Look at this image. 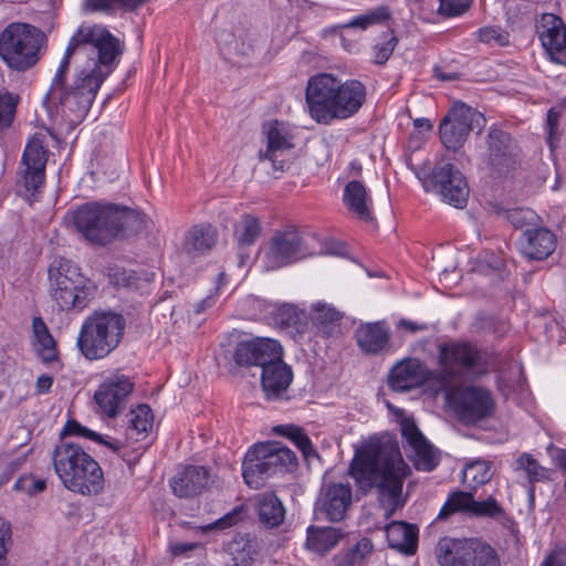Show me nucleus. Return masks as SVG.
<instances>
[{"mask_svg":"<svg viewBox=\"0 0 566 566\" xmlns=\"http://www.w3.org/2000/svg\"><path fill=\"white\" fill-rule=\"evenodd\" d=\"M32 332L35 350L43 360L53 361L57 357L55 342L49 332L46 324L41 317H34L32 321Z\"/></svg>","mask_w":566,"mask_h":566,"instance_id":"34","label":"nucleus"},{"mask_svg":"<svg viewBox=\"0 0 566 566\" xmlns=\"http://www.w3.org/2000/svg\"><path fill=\"white\" fill-rule=\"evenodd\" d=\"M389 15L390 13L386 7H378L353 18L352 20L344 24L332 27L331 30L333 32H336L339 29H359L361 31H365L373 25L386 21L389 18Z\"/></svg>","mask_w":566,"mask_h":566,"instance_id":"38","label":"nucleus"},{"mask_svg":"<svg viewBox=\"0 0 566 566\" xmlns=\"http://www.w3.org/2000/svg\"><path fill=\"white\" fill-rule=\"evenodd\" d=\"M373 549L374 545L369 538H360L348 553L349 563L356 564L363 560Z\"/></svg>","mask_w":566,"mask_h":566,"instance_id":"53","label":"nucleus"},{"mask_svg":"<svg viewBox=\"0 0 566 566\" xmlns=\"http://www.w3.org/2000/svg\"><path fill=\"white\" fill-rule=\"evenodd\" d=\"M217 242V230L210 224L192 227L185 239L184 250L196 256L209 251Z\"/></svg>","mask_w":566,"mask_h":566,"instance_id":"32","label":"nucleus"},{"mask_svg":"<svg viewBox=\"0 0 566 566\" xmlns=\"http://www.w3.org/2000/svg\"><path fill=\"white\" fill-rule=\"evenodd\" d=\"M240 520V512L237 510H233L230 513H227L222 517L216 520L212 523H209L207 525H202L199 527V530L202 533H207L213 530H226L234 524H237Z\"/></svg>","mask_w":566,"mask_h":566,"instance_id":"52","label":"nucleus"},{"mask_svg":"<svg viewBox=\"0 0 566 566\" xmlns=\"http://www.w3.org/2000/svg\"><path fill=\"white\" fill-rule=\"evenodd\" d=\"M197 547L196 543H174L170 545V552L175 556H185Z\"/></svg>","mask_w":566,"mask_h":566,"instance_id":"59","label":"nucleus"},{"mask_svg":"<svg viewBox=\"0 0 566 566\" xmlns=\"http://www.w3.org/2000/svg\"><path fill=\"white\" fill-rule=\"evenodd\" d=\"M356 339L364 353L375 355L388 346L389 332L379 322L366 323L356 331Z\"/></svg>","mask_w":566,"mask_h":566,"instance_id":"30","label":"nucleus"},{"mask_svg":"<svg viewBox=\"0 0 566 566\" xmlns=\"http://www.w3.org/2000/svg\"><path fill=\"white\" fill-rule=\"evenodd\" d=\"M469 8V2L460 0H441L439 13L446 17H458L464 13Z\"/></svg>","mask_w":566,"mask_h":566,"instance_id":"54","label":"nucleus"},{"mask_svg":"<svg viewBox=\"0 0 566 566\" xmlns=\"http://www.w3.org/2000/svg\"><path fill=\"white\" fill-rule=\"evenodd\" d=\"M208 481L209 471L205 467L187 465L170 480V486L175 495L190 497L201 493Z\"/></svg>","mask_w":566,"mask_h":566,"instance_id":"27","label":"nucleus"},{"mask_svg":"<svg viewBox=\"0 0 566 566\" xmlns=\"http://www.w3.org/2000/svg\"><path fill=\"white\" fill-rule=\"evenodd\" d=\"M410 472L398 446L378 439H370L356 448L348 470L358 491L368 493L377 489L379 495L386 497L387 517L403 505L402 486Z\"/></svg>","mask_w":566,"mask_h":566,"instance_id":"2","label":"nucleus"},{"mask_svg":"<svg viewBox=\"0 0 566 566\" xmlns=\"http://www.w3.org/2000/svg\"><path fill=\"white\" fill-rule=\"evenodd\" d=\"M436 557L440 566H501L496 551L476 539L441 538Z\"/></svg>","mask_w":566,"mask_h":566,"instance_id":"10","label":"nucleus"},{"mask_svg":"<svg viewBox=\"0 0 566 566\" xmlns=\"http://www.w3.org/2000/svg\"><path fill=\"white\" fill-rule=\"evenodd\" d=\"M285 510L282 502L273 493L265 494L259 501V516L270 527L279 526L284 520Z\"/></svg>","mask_w":566,"mask_h":566,"instance_id":"36","label":"nucleus"},{"mask_svg":"<svg viewBox=\"0 0 566 566\" xmlns=\"http://www.w3.org/2000/svg\"><path fill=\"white\" fill-rule=\"evenodd\" d=\"M296 465L295 453L280 442L258 443L248 450L242 462V476L251 489H260L274 474Z\"/></svg>","mask_w":566,"mask_h":566,"instance_id":"8","label":"nucleus"},{"mask_svg":"<svg viewBox=\"0 0 566 566\" xmlns=\"http://www.w3.org/2000/svg\"><path fill=\"white\" fill-rule=\"evenodd\" d=\"M147 1L148 0H119L118 6L126 10H136Z\"/></svg>","mask_w":566,"mask_h":566,"instance_id":"63","label":"nucleus"},{"mask_svg":"<svg viewBox=\"0 0 566 566\" xmlns=\"http://www.w3.org/2000/svg\"><path fill=\"white\" fill-rule=\"evenodd\" d=\"M72 220L85 239L99 245L137 232L143 226L142 214L136 209L107 201L80 206L72 212Z\"/></svg>","mask_w":566,"mask_h":566,"instance_id":"4","label":"nucleus"},{"mask_svg":"<svg viewBox=\"0 0 566 566\" xmlns=\"http://www.w3.org/2000/svg\"><path fill=\"white\" fill-rule=\"evenodd\" d=\"M556 235L545 227H532L522 232L517 249L520 253L535 261L546 260L555 251Z\"/></svg>","mask_w":566,"mask_h":566,"instance_id":"23","label":"nucleus"},{"mask_svg":"<svg viewBox=\"0 0 566 566\" xmlns=\"http://www.w3.org/2000/svg\"><path fill=\"white\" fill-rule=\"evenodd\" d=\"M212 305V298L211 297H207L202 301H200L199 303L196 304L195 306V312L197 314H200L202 313L207 307H210Z\"/></svg>","mask_w":566,"mask_h":566,"instance_id":"64","label":"nucleus"},{"mask_svg":"<svg viewBox=\"0 0 566 566\" xmlns=\"http://www.w3.org/2000/svg\"><path fill=\"white\" fill-rule=\"evenodd\" d=\"M53 384V378L48 375H41L36 380V389L41 394H45L50 390Z\"/></svg>","mask_w":566,"mask_h":566,"instance_id":"62","label":"nucleus"},{"mask_svg":"<svg viewBox=\"0 0 566 566\" xmlns=\"http://www.w3.org/2000/svg\"><path fill=\"white\" fill-rule=\"evenodd\" d=\"M453 408L463 422L476 423L493 413L495 400L483 387L465 386L453 392Z\"/></svg>","mask_w":566,"mask_h":566,"instance_id":"15","label":"nucleus"},{"mask_svg":"<svg viewBox=\"0 0 566 566\" xmlns=\"http://www.w3.org/2000/svg\"><path fill=\"white\" fill-rule=\"evenodd\" d=\"M18 96L11 93L0 94V129L9 127L13 120Z\"/></svg>","mask_w":566,"mask_h":566,"instance_id":"48","label":"nucleus"},{"mask_svg":"<svg viewBox=\"0 0 566 566\" xmlns=\"http://www.w3.org/2000/svg\"><path fill=\"white\" fill-rule=\"evenodd\" d=\"M400 424L415 468L424 472L432 471L439 463L438 450L426 439L412 419L403 418Z\"/></svg>","mask_w":566,"mask_h":566,"instance_id":"19","label":"nucleus"},{"mask_svg":"<svg viewBox=\"0 0 566 566\" xmlns=\"http://www.w3.org/2000/svg\"><path fill=\"white\" fill-rule=\"evenodd\" d=\"M270 315L273 324L280 328H295L301 332L305 325V314L292 304L274 305Z\"/></svg>","mask_w":566,"mask_h":566,"instance_id":"35","label":"nucleus"},{"mask_svg":"<svg viewBox=\"0 0 566 566\" xmlns=\"http://www.w3.org/2000/svg\"><path fill=\"white\" fill-rule=\"evenodd\" d=\"M342 537L343 533L339 528L312 525L307 527L306 547L317 554H325L333 549Z\"/></svg>","mask_w":566,"mask_h":566,"instance_id":"33","label":"nucleus"},{"mask_svg":"<svg viewBox=\"0 0 566 566\" xmlns=\"http://www.w3.org/2000/svg\"><path fill=\"white\" fill-rule=\"evenodd\" d=\"M440 378L447 385L472 380L488 370L484 354L472 343L450 339L438 347Z\"/></svg>","mask_w":566,"mask_h":566,"instance_id":"6","label":"nucleus"},{"mask_svg":"<svg viewBox=\"0 0 566 566\" xmlns=\"http://www.w3.org/2000/svg\"><path fill=\"white\" fill-rule=\"evenodd\" d=\"M125 319L112 311H94L88 315L80 329L76 346L78 352L88 360L107 357L119 345Z\"/></svg>","mask_w":566,"mask_h":566,"instance_id":"5","label":"nucleus"},{"mask_svg":"<svg viewBox=\"0 0 566 566\" xmlns=\"http://www.w3.org/2000/svg\"><path fill=\"white\" fill-rule=\"evenodd\" d=\"M497 213L504 217L515 228L534 226L538 219L536 212L530 208L501 209Z\"/></svg>","mask_w":566,"mask_h":566,"instance_id":"43","label":"nucleus"},{"mask_svg":"<svg viewBox=\"0 0 566 566\" xmlns=\"http://www.w3.org/2000/svg\"><path fill=\"white\" fill-rule=\"evenodd\" d=\"M366 88L357 80L342 83L332 74L312 76L306 85L308 114L318 124L329 125L355 115L365 103Z\"/></svg>","mask_w":566,"mask_h":566,"instance_id":"3","label":"nucleus"},{"mask_svg":"<svg viewBox=\"0 0 566 566\" xmlns=\"http://www.w3.org/2000/svg\"><path fill=\"white\" fill-rule=\"evenodd\" d=\"M517 462L518 465L526 471L530 481H543L548 479V470L539 465L531 454H521Z\"/></svg>","mask_w":566,"mask_h":566,"instance_id":"47","label":"nucleus"},{"mask_svg":"<svg viewBox=\"0 0 566 566\" xmlns=\"http://www.w3.org/2000/svg\"><path fill=\"white\" fill-rule=\"evenodd\" d=\"M134 390V381L126 375L115 371L104 378L94 394L99 411L115 418L126 409Z\"/></svg>","mask_w":566,"mask_h":566,"instance_id":"14","label":"nucleus"},{"mask_svg":"<svg viewBox=\"0 0 566 566\" xmlns=\"http://www.w3.org/2000/svg\"><path fill=\"white\" fill-rule=\"evenodd\" d=\"M492 464L485 460H474L462 471V482L471 488L485 484L492 478Z\"/></svg>","mask_w":566,"mask_h":566,"instance_id":"40","label":"nucleus"},{"mask_svg":"<svg viewBox=\"0 0 566 566\" xmlns=\"http://www.w3.org/2000/svg\"><path fill=\"white\" fill-rule=\"evenodd\" d=\"M9 539V532L0 530V566H7V541Z\"/></svg>","mask_w":566,"mask_h":566,"instance_id":"61","label":"nucleus"},{"mask_svg":"<svg viewBox=\"0 0 566 566\" xmlns=\"http://www.w3.org/2000/svg\"><path fill=\"white\" fill-rule=\"evenodd\" d=\"M293 444L303 453L305 459L316 457L317 453L314 450L311 439L305 433L304 429L300 430V433L292 440Z\"/></svg>","mask_w":566,"mask_h":566,"instance_id":"55","label":"nucleus"},{"mask_svg":"<svg viewBox=\"0 0 566 566\" xmlns=\"http://www.w3.org/2000/svg\"><path fill=\"white\" fill-rule=\"evenodd\" d=\"M61 483L73 493L98 495L105 486L104 472L98 462L90 457L88 461H85L77 471L65 476Z\"/></svg>","mask_w":566,"mask_h":566,"instance_id":"22","label":"nucleus"},{"mask_svg":"<svg viewBox=\"0 0 566 566\" xmlns=\"http://www.w3.org/2000/svg\"><path fill=\"white\" fill-rule=\"evenodd\" d=\"M347 209L363 221L373 220V200L365 186L357 180L349 181L343 193Z\"/></svg>","mask_w":566,"mask_h":566,"instance_id":"29","label":"nucleus"},{"mask_svg":"<svg viewBox=\"0 0 566 566\" xmlns=\"http://www.w3.org/2000/svg\"><path fill=\"white\" fill-rule=\"evenodd\" d=\"M218 44L221 50H227L229 53L237 55H249L253 50L250 44L245 45L243 42L240 43L239 40L230 33H222L218 38Z\"/></svg>","mask_w":566,"mask_h":566,"instance_id":"50","label":"nucleus"},{"mask_svg":"<svg viewBox=\"0 0 566 566\" xmlns=\"http://www.w3.org/2000/svg\"><path fill=\"white\" fill-rule=\"evenodd\" d=\"M541 566H566V553L562 549L553 551Z\"/></svg>","mask_w":566,"mask_h":566,"instance_id":"58","label":"nucleus"},{"mask_svg":"<svg viewBox=\"0 0 566 566\" xmlns=\"http://www.w3.org/2000/svg\"><path fill=\"white\" fill-rule=\"evenodd\" d=\"M517 158L518 146L515 139L510 133L492 125L479 153L480 165L492 175H503L515 167Z\"/></svg>","mask_w":566,"mask_h":566,"instance_id":"12","label":"nucleus"},{"mask_svg":"<svg viewBox=\"0 0 566 566\" xmlns=\"http://www.w3.org/2000/svg\"><path fill=\"white\" fill-rule=\"evenodd\" d=\"M503 514V507L497 503V501L494 497L490 496L484 501H476L473 497V504L470 516L496 518L502 516Z\"/></svg>","mask_w":566,"mask_h":566,"instance_id":"45","label":"nucleus"},{"mask_svg":"<svg viewBox=\"0 0 566 566\" xmlns=\"http://www.w3.org/2000/svg\"><path fill=\"white\" fill-rule=\"evenodd\" d=\"M397 38L392 34L388 36L387 40H385L381 43H378L374 46V62L376 64H384L388 61L390 55L392 54L396 45H397Z\"/></svg>","mask_w":566,"mask_h":566,"instance_id":"51","label":"nucleus"},{"mask_svg":"<svg viewBox=\"0 0 566 566\" xmlns=\"http://www.w3.org/2000/svg\"><path fill=\"white\" fill-rule=\"evenodd\" d=\"M261 233L259 220L250 214L243 216L234 226V237L239 244L250 245Z\"/></svg>","mask_w":566,"mask_h":566,"instance_id":"41","label":"nucleus"},{"mask_svg":"<svg viewBox=\"0 0 566 566\" xmlns=\"http://www.w3.org/2000/svg\"><path fill=\"white\" fill-rule=\"evenodd\" d=\"M46 488V482L43 479H36L33 475H23L19 478L13 485V489L19 492L32 496L43 492Z\"/></svg>","mask_w":566,"mask_h":566,"instance_id":"49","label":"nucleus"},{"mask_svg":"<svg viewBox=\"0 0 566 566\" xmlns=\"http://www.w3.org/2000/svg\"><path fill=\"white\" fill-rule=\"evenodd\" d=\"M476 39L490 46H505L510 43L509 33L500 27L489 25L480 28L476 32Z\"/></svg>","mask_w":566,"mask_h":566,"instance_id":"44","label":"nucleus"},{"mask_svg":"<svg viewBox=\"0 0 566 566\" xmlns=\"http://www.w3.org/2000/svg\"><path fill=\"white\" fill-rule=\"evenodd\" d=\"M123 51V43L105 25L82 23L69 41L44 101L73 116L72 122H81Z\"/></svg>","mask_w":566,"mask_h":566,"instance_id":"1","label":"nucleus"},{"mask_svg":"<svg viewBox=\"0 0 566 566\" xmlns=\"http://www.w3.org/2000/svg\"><path fill=\"white\" fill-rule=\"evenodd\" d=\"M427 377L426 366L417 358H408L391 368L388 384L392 390L403 392L420 386Z\"/></svg>","mask_w":566,"mask_h":566,"instance_id":"25","label":"nucleus"},{"mask_svg":"<svg viewBox=\"0 0 566 566\" xmlns=\"http://www.w3.org/2000/svg\"><path fill=\"white\" fill-rule=\"evenodd\" d=\"M50 295L61 311L81 312L92 301L96 286L69 262L49 269Z\"/></svg>","mask_w":566,"mask_h":566,"instance_id":"9","label":"nucleus"},{"mask_svg":"<svg viewBox=\"0 0 566 566\" xmlns=\"http://www.w3.org/2000/svg\"><path fill=\"white\" fill-rule=\"evenodd\" d=\"M352 503V488L345 483H333L322 493L321 507L331 522H338L345 517Z\"/></svg>","mask_w":566,"mask_h":566,"instance_id":"28","label":"nucleus"},{"mask_svg":"<svg viewBox=\"0 0 566 566\" xmlns=\"http://www.w3.org/2000/svg\"><path fill=\"white\" fill-rule=\"evenodd\" d=\"M262 134L265 137L266 148L259 153L260 160H269L275 170L283 171L285 161L279 157L294 147V128L289 123L273 119L263 124Z\"/></svg>","mask_w":566,"mask_h":566,"instance_id":"18","label":"nucleus"},{"mask_svg":"<svg viewBox=\"0 0 566 566\" xmlns=\"http://www.w3.org/2000/svg\"><path fill=\"white\" fill-rule=\"evenodd\" d=\"M293 379V373L280 358L264 365L261 376V385L268 400L280 399L287 390Z\"/></svg>","mask_w":566,"mask_h":566,"instance_id":"26","label":"nucleus"},{"mask_svg":"<svg viewBox=\"0 0 566 566\" xmlns=\"http://www.w3.org/2000/svg\"><path fill=\"white\" fill-rule=\"evenodd\" d=\"M388 545L406 555H412L417 548L418 531L405 522H391L386 527Z\"/></svg>","mask_w":566,"mask_h":566,"instance_id":"31","label":"nucleus"},{"mask_svg":"<svg viewBox=\"0 0 566 566\" xmlns=\"http://www.w3.org/2000/svg\"><path fill=\"white\" fill-rule=\"evenodd\" d=\"M46 160L48 150L41 139L33 138L29 140L22 155L19 174L25 191L31 197H34L44 185Z\"/></svg>","mask_w":566,"mask_h":566,"instance_id":"16","label":"nucleus"},{"mask_svg":"<svg viewBox=\"0 0 566 566\" xmlns=\"http://www.w3.org/2000/svg\"><path fill=\"white\" fill-rule=\"evenodd\" d=\"M88 454L82 446L61 440L55 444L52 451V464L54 472L60 481L70 475L73 471H77L85 461H88Z\"/></svg>","mask_w":566,"mask_h":566,"instance_id":"24","label":"nucleus"},{"mask_svg":"<svg viewBox=\"0 0 566 566\" xmlns=\"http://www.w3.org/2000/svg\"><path fill=\"white\" fill-rule=\"evenodd\" d=\"M128 429L135 431L137 436L147 433L153 428L151 410L146 405H140L130 410Z\"/></svg>","mask_w":566,"mask_h":566,"instance_id":"42","label":"nucleus"},{"mask_svg":"<svg viewBox=\"0 0 566 566\" xmlns=\"http://www.w3.org/2000/svg\"><path fill=\"white\" fill-rule=\"evenodd\" d=\"M61 436L62 437H64V436H78V437H83V438L90 439L92 441H95L97 443L104 444V446H106L108 449H111L114 452H119L120 447H122V443L118 440L105 439L99 433H97V432H95V431H93V430L82 426L76 420H69L65 423V426H64V428H63V430L61 432Z\"/></svg>","mask_w":566,"mask_h":566,"instance_id":"39","label":"nucleus"},{"mask_svg":"<svg viewBox=\"0 0 566 566\" xmlns=\"http://www.w3.org/2000/svg\"><path fill=\"white\" fill-rule=\"evenodd\" d=\"M119 0H84L85 10L90 12H108L118 6Z\"/></svg>","mask_w":566,"mask_h":566,"instance_id":"56","label":"nucleus"},{"mask_svg":"<svg viewBox=\"0 0 566 566\" xmlns=\"http://www.w3.org/2000/svg\"><path fill=\"white\" fill-rule=\"evenodd\" d=\"M486 119L478 109L462 103H454L439 125L440 139L443 146L457 151L468 139L474 129L478 133L485 126Z\"/></svg>","mask_w":566,"mask_h":566,"instance_id":"11","label":"nucleus"},{"mask_svg":"<svg viewBox=\"0 0 566 566\" xmlns=\"http://www.w3.org/2000/svg\"><path fill=\"white\" fill-rule=\"evenodd\" d=\"M537 33L549 59L566 65V25L556 14L544 13L537 25Z\"/></svg>","mask_w":566,"mask_h":566,"instance_id":"20","label":"nucleus"},{"mask_svg":"<svg viewBox=\"0 0 566 566\" xmlns=\"http://www.w3.org/2000/svg\"><path fill=\"white\" fill-rule=\"evenodd\" d=\"M558 124V113L551 108L547 112V128H548V142L551 146L553 145V139L555 137V129Z\"/></svg>","mask_w":566,"mask_h":566,"instance_id":"60","label":"nucleus"},{"mask_svg":"<svg viewBox=\"0 0 566 566\" xmlns=\"http://www.w3.org/2000/svg\"><path fill=\"white\" fill-rule=\"evenodd\" d=\"M44 39L38 28L11 22L0 33V57L10 69L27 71L40 60Z\"/></svg>","mask_w":566,"mask_h":566,"instance_id":"7","label":"nucleus"},{"mask_svg":"<svg viewBox=\"0 0 566 566\" xmlns=\"http://www.w3.org/2000/svg\"><path fill=\"white\" fill-rule=\"evenodd\" d=\"M340 317V313L327 303L317 302L312 305L311 318L317 325L333 324Z\"/></svg>","mask_w":566,"mask_h":566,"instance_id":"46","label":"nucleus"},{"mask_svg":"<svg viewBox=\"0 0 566 566\" xmlns=\"http://www.w3.org/2000/svg\"><path fill=\"white\" fill-rule=\"evenodd\" d=\"M310 253L305 239L295 228L277 231L264 250L263 263L266 270L273 271L296 262Z\"/></svg>","mask_w":566,"mask_h":566,"instance_id":"13","label":"nucleus"},{"mask_svg":"<svg viewBox=\"0 0 566 566\" xmlns=\"http://www.w3.org/2000/svg\"><path fill=\"white\" fill-rule=\"evenodd\" d=\"M282 356L280 343L271 338H255L241 342L234 350V360L240 366H260L262 369L271 360Z\"/></svg>","mask_w":566,"mask_h":566,"instance_id":"21","label":"nucleus"},{"mask_svg":"<svg viewBox=\"0 0 566 566\" xmlns=\"http://www.w3.org/2000/svg\"><path fill=\"white\" fill-rule=\"evenodd\" d=\"M432 182L442 201L455 208H463L469 197V187L460 170L450 163L437 165L432 172Z\"/></svg>","mask_w":566,"mask_h":566,"instance_id":"17","label":"nucleus"},{"mask_svg":"<svg viewBox=\"0 0 566 566\" xmlns=\"http://www.w3.org/2000/svg\"><path fill=\"white\" fill-rule=\"evenodd\" d=\"M301 429V427L291 423L279 424L273 428V432L292 441L300 433Z\"/></svg>","mask_w":566,"mask_h":566,"instance_id":"57","label":"nucleus"},{"mask_svg":"<svg viewBox=\"0 0 566 566\" xmlns=\"http://www.w3.org/2000/svg\"><path fill=\"white\" fill-rule=\"evenodd\" d=\"M473 493L464 492V491H454L451 492L441 507L438 518L447 520L449 516L461 513L465 515H471L472 504H473Z\"/></svg>","mask_w":566,"mask_h":566,"instance_id":"37","label":"nucleus"}]
</instances>
